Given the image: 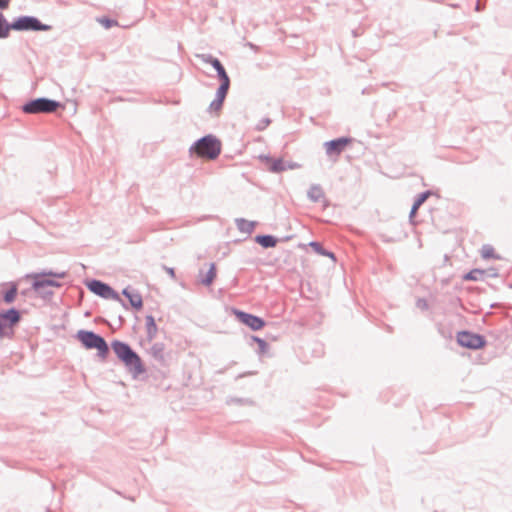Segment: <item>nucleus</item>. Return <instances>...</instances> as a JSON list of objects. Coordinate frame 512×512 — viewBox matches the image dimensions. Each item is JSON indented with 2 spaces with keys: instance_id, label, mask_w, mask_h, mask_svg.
Returning <instances> with one entry per match:
<instances>
[{
  "instance_id": "c03bdc74",
  "label": "nucleus",
  "mask_w": 512,
  "mask_h": 512,
  "mask_svg": "<svg viewBox=\"0 0 512 512\" xmlns=\"http://www.w3.org/2000/svg\"><path fill=\"white\" fill-rule=\"evenodd\" d=\"M362 93H363V94L367 93V89H366V88H365V89H363V90H362Z\"/></svg>"
},
{
  "instance_id": "79ce46f5",
  "label": "nucleus",
  "mask_w": 512,
  "mask_h": 512,
  "mask_svg": "<svg viewBox=\"0 0 512 512\" xmlns=\"http://www.w3.org/2000/svg\"><path fill=\"white\" fill-rule=\"evenodd\" d=\"M433 35H434V37H437L438 36V31L434 30Z\"/></svg>"
},
{
  "instance_id": "4468645a",
  "label": "nucleus",
  "mask_w": 512,
  "mask_h": 512,
  "mask_svg": "<svg viewBox=\"0 0 512 512\" xmlns=\"http://www.w3.org/2000/svg\"><path fill=\"white\" fill-rule=\"evenodd\" d=\"M263 159L268 171L272 173H281L287 170L286 163L281 158L265 156Z\"/></svg>"
},
{
  "instance_id": "6ab92c4d",
  "label": "nucleus",
  "mask_w": 512,
  "mask_h": 512,
  "mask_svg": "<svg viewBox=\"0 0 512 512\" xmlns=\"http://www.w3.org/2000/svg\"><path fill=\"white\" fill-rule=\"evenodd\" d=\"M307 196L312 202H319L321 199L325 198L324 191L319 184H313L310 186Z\"/></svg>"
},
{
  "instance_id": "e433bc0d",
  "label": "nucleus",
  "mask_w": 512,
  "mask_h": 512,
  "mask_svg": "<svg viewBox=\"0 0 512 512\" xmlns=\"http://www.w3.org/2000/svg\"><path fill=\"white\" fill-rule=\"evenodd\" d=\"M421 207L419 203H417V200H414V203L411 207V209L418 211V209Z\"/></svg>"
},
{
  "instance_id": "c756f323",
  "label": "nucleus",
  "mask_w": 512,
  "mask_h": 512,
  "mask_svg": "<svg viewBox=\"0 0 512 512\" xmlns=\"http://www.w3.org/2000/svg\"><path fill=\"white\" fill-rule=\"evenodd\" d=\"M309 246L319 255H322L324 253L325 248L320 242L312 241L309 243Z\"/></svg>"
},
{
  "instance_id": "7c9ffc66",
  "label": "nucleus",
  "mask_w": 512,
  "mask_h": 512,
  "mask_svg": "<svg viewBox=\"0 0 512 512\" xmlns=\"http://www.w3.org/2000/svg\"><path fill=\"white\" fill-rule=\"evenodd\" d=\"M272 123V120L270 117L268 116H265V117H262L259 122L255 125L254 128H266L267 126H269L270 124Z\"/></svg>"
},
{
  "instance_id": "473e14b6",
  "label": "nucleus",
  "mask_w": 512,
  "mask_h": 512,
  "mask_svg": "<svg viewBox=\"0 0 512 512\" xmlns=\"http://www.w3.org/2000/svg\"><path fill=\"white\" fill-rule=\"evenodd\" d=\"M163 269L167 272V274H168L172 279H175V278H176L174 268L167 267V266H165V265H164V266H163Z\"/></svg>"
},
{
  "instance_id": "9b49d317",
  "label": "nucleus",
  "mask_w": 512,
  "mask_h": 512,
  "mask_svg": "<svg viewBox=\"0 0 512 512\" xmlns=\"http://www.w3.org/2000/svg\"><path fill=\"white\" fill-rule=\"evenodd\" d=\"M237 319L253 331L261 330L266 322L263 318L241 310H235Z\"/></svg>"
},
{
  "instance_id": "bb28decb",
  "label": "nucleus",
  "mask_w": 512,
  "mask_h": 512,
  "mask_svg": "<svg viewBox=\"0 0 512 512\" xmlns=\"http://www.w3.org/2000/svg\"><path fill=\"white\" fill-rule=\"evenodd\" d=\"M251 340L258 344V350H257L258 354L262 355L267 351L268 344L264 339L253 335V336H251Z\"/></svg>"
},
{
  "instance_id": "f03ea898",
  "label": "nucleus",
  "mask_w": 512,
  "mask_h": 512,
  "mask_svg": "<svg viewBox=\"0 0 512 512\" xmlns=\"http://www.w3.org/2000/svg\"><path fill=\"white\" fill-rule=\"evenodd\" d=\"M30 277L33 279L32 289L43 299H50L53 296V291L49 288L61 286L58 281L52 278L64 279L67 277V272H53L50 270L32 274Z\"/></svg>"
},
{
  "instance_id": "a18cd8bd",
  "label": "nucleus",
  "mask_w": 512,
  "mask_h": 512,
  "mask_svg": "<svg viewBox=\"0 0 512 512\" xmlns=\"http://www.w3.org/2000/svg\"><path fill=\"white\" fill-rule=\"evenodd\" d=\"M119 320L121 323L124 321V319L121 316H119Z\"/></svg>"
},
{
  "instance_id": "f3484780",
  "label": "nucleus",
  "mask_w": 512,
  "mask_h": 512,
  "mask_svg": "<svg viewBox=\"0 0 512 512\" xmlns=\"http://www.w3.org/2000/svg\"><path fill=\"white\" fill-rule=\"evenodd\" d=\"M235 224H236V227L237 229L241 232V233H245V234H251L256 225H257V222L256 221H250V220H247V219H244V218H236L235 219Z\"/></svg>"
},
{
  "instance_id": "7ed1b4c3",
  "label": "nucleus",
  "mask_w": 512,
  "mask_h": 512,
  "mask_svg": "<svg viewBox=\"0 0 512 512\" xmlns=\"http://www.w3.org/2000/svg\"><path fill=\"white\" fill-rule=\"evenodd\" d=\"M189 152L197 158L215 160L221 153V142L216 136L208 134L196 140Z\"/></svg>"
},
{
  "instance_id": "2f4dec72",
  "label": "nucleus",
  "mask_w": 512,
  "mask_h": 512,
  "mask_svg": "<svg viewBox=\"0 0 512 512\" xmlns=\"http://www.w3.org/2000/svg\"><path fill=\"white\" fill-rule=\"evenodd\" d=\"M416 306L422 310H427L428 309V303L425 299L423 298H419L416 302Z\"/></svg>"
},
{
  "instance_id": "f704fd0d",
  "label": "nucleus",
  "mask_w": 512,
  "mask_h": 512,
  "mask_svg": "<svg viewBox=\"0 0 512 512\" xmlns=\"http://www.w3.org/2000/svg\"><path fill=\"white\" fill-rule=\"evenodd\" d=\"M321 256L329 257L334 261L336 260L335 254L331 251H328L327 249L324 250V253Z\"/></svg>"
},
{
  "instance_id": "ddd939ff",
  "label": "nucleus",
  "mask_w": 512,
  "mask_h": 512,
  "mask_svg": "<svg viewBox=\"0 0 512 512\" xmlns=\"http://www.w3.org/2000/svg\"><path fill=\"white\" fill-rule=\"evenodd\" d=\"M122 295L125 296L129 300L130 306L135 310H140L143 307V299L141 294L132 289L131 287H126L122 290Z\"/></svg>"
},
{
  "instance_id": "58836bf2",
  "label": "nucleus",
  "mask_w": 512,
  "mask_h": 512,
  "mask_svg": "<svg viewBox=\"0 0 512 512\" xmlns=\"http://www.w3.org/2000/svg\"><path fill=\"white\" fill-rule=\"evenodd\" d=\"M416 213H417L416 210L411 209L410 214H409L410 219L414 218L416 216Z\"/></svg>"
},
{
  "instance_id": "37998d69",
  "label": "nucleus",
  "mask_w": 512,
  "mask_h": 512,
  "mask_svg": "<svg viewBox=\"0 0 512 512\" xmlns=\"http://www.w3.org/2000/svg\"><path fill=\"white\" fill-rule=\"evenodd\" d=\"M235 401L238 402V403H242L244 400L243 399H236Z\"/></svg>"
},
{
  "instance_id": "0eeeda50",
  "label": "nucleus",
  "mask_w": 512,
  "mask_h": 512,
  "mask_svg": "<svg viewBox=\"0 0 512 512\" xmlns=\"http://www.w3.org/2000/svg\"><path fill=\"white\" fill-rule=\"evenodd\" d=\"M21 312L12 307L0 312V339H11L14 336V327L21 321Z\"/></svg>"
},
{
  "instance_id": "4c0bfd02",
  "label": "nucleus",
  "mask_w": 512,
  "mask_h": 512,
  "mask_svg": "<svg viewBox=\"0 0 512 512\" xmlns=\"http://www.w3.org/2000/svg\"><path fill=\"white\" fill-rule=\"evenodd\" d=\"M298 165L296 163H289V164H286V167L287 169H294L295 167H297Z\"/></svg>"
},
{
  "instance_id": "a19ab883",
  "label": "nucleus",
  "mask_w": 512,
  "mask_h": 512,
  "mask_svg": "<svg viewBox=\"0 0 512 512\" xmlns=\"http://www.w3.org/2000/svg\"><path fill=\"white\" fill-rule=\"evenodd\" d=\"M352 33H353V36H354V37H357V36H358V34H357L356 30H353V31H352Z\"/></svg>"
},
{
  "instance_id": "c85d7f7f",
  "label": "nucleus",
  "mask_w": 512,
  "mask_h": 512,
  "mask_svg": "<svg viewBox=\"0 0 512 512\" xmlns=\"http://www.w3.org/2000/svg\"><path fill=\"white\" fill-rule=\"evenodd\" d=\"M432 191L426 190L421 193H419L415 200H417V203H419L421 206L425 203V201L432 195Z\"/></svg>"
},
{
  "instance_id": "39448f33",
  "label": "nucleus",
  "mask_w": 512,
  "mask_h": 512,
  "mask_svg": "<svg viewBox=\"0 0 512 512\" xmlns=\"http://www.w3.org/2000/svg\"><path fill=\"white\" fill-rule=\"evenodd\" d=\"M76 338L86 349H96L101 359H106L108 356L109 346L101 335L89 330H79L76 334Z\"/></svg>"
},
{
  "instance_id": "423d86ee",
  "label": "nucleus",
  "mask_w": 512,
  "mask_h": 512,
  "mask_svg": "<svg viewBox=\"0 0 512 512\" xmlns=\"http://www.w3.org/2000/svg\"><path fill=\"white\" fill-rule=\"evenodd\" d=\"M13 30L18 32H46L52 29V26L41 22L33 15H19L13 18Z\"/></svg>"
},
{
  "instance_id": "2eb2a0df",
  "label": "nucleus",
  "mask_w": 512,
  "mask_h": 512,
  "mask_svg": "<svg viewBox=\"0 0 512 512\" xmlns=\"http://www.w3.org/2000/svg\"><path fill=\"white\" fill-rule=\"evenodd\" d=\"M212 68L216 71L217 79L220 82L219 86L230 88L231 80L222 62L218 60Z\"/></svg>"
},
{
  "instance_id": "c9c22d12",
  "label": "nucleus",
  "mask_w": 512,
  "mask_h": 512,
  "mask_svg": "<svg viewBox=\"0 0 512 512\" xmlns=\"http://www.w3.org/2000/svg\"><path fill=\"white\" fill-rule=\"evenodd\" d=\"M421 207L419 203H417V200H414V203L411 207V209L418 211V209Z\"/></svg>"
},
{
  "instance_id": "a878e982",
  "label": "nucleus",
  "mask_w": 512,
  "mask_h": 512,
  "mask_svg": "<svg viewBox=\"0 0 512 512\" xmlns=\"http://www.w3.org/2000/svg\"><path fill=\"white\" fill-rule=\"evenodd\" d=\"M481 256L484 259H490V258L500 259V256L495 254V250L491 245H484L482 247Z\"/></svg>"
},
{
  "instance_id": "4be33fe9",
  "label": "nucleus",
  "mask_w": 512,
  "mask_h": 512,
  "mask_svg": "<svg viewBox=\"0 0 512 512\" xmlns=\"http://www.w3.org/2000/svg\"><path fill=\"white\" fill-rule=\"evenodd\" d=\"M150 354L154 359H156L160 362H163L164 361V344L160 343V342L154 343L152 345V347L150 348Z\"/></svg>"
},
{
  "instance_id": "20e7f679",
  "label": "nucleus",
  "mask_w": 512,
  "mask_h": 512,
  "mask_svg": "<svg viewBox=\"0 0 512 512\" xmlns=\"http://www.w3.org/2000/svg\"><path fill=\"white\" fill-rule=\"evenodd\" d=\"M59 109L64 110L65 104L44 96L30 98L21 106V110L26 114H48L56 112Z\"/></svg>"
},
{
  "instance_id": "aec40b11",
  "label": "nucleus",
  "mask_w": 512,
  "mask_h": 512,
  "mask_svg": "<svg viewBox=\"0 0 512 512\" xmlns=\"http://www.w3.org/2000/svg\"><path fill=\"white\" fill-rule=\"evenodd\" d=\"M145 320H146L147 340L152 341L157 335L158 327H157L155 319L152 315H147L145 317Z\"/></svg>"
},
{
  "instance_id": "1a4fd4ad",
  "label": "nucleus",
  "mask_w": 512,
  "mask_h": 512,
  "mask_svg": "<svg viewBox=\"0 0 512 512\" xmlns=\"http://www.w3.org/2000/svg\"><path fill=\"white\" fill-rule=\"evenodd\" d=\"M457 343L464 348L479 350L487 345L485 336L468 330L459 331L456 335Z\"/></svg>"
},
{
  "instance_id": "ea45409f",
  "label": "nucleus",
  "mask_w": 512,
  "mask_h": 512,
  "mask_svg": "<svg viewBox=\"0 0 512 512\" xmlns=\"http://www.w3.org/2000/svg\"><path fill=\"white\" fill-rule=\"evenodd\" d=\"M475 9H476L477 11H480V4H479L478 2L476 3Z\"/></svg>"
},
{
  "instance_id": "9d476101",
  "label": "nucleus",
  "mask_w": 512,
  "mask_h": 512,
  "mask_svg": "<svg viewBox=\"0 0 512 512\" xmlns=\"http://www.w3.org/2000/svg\"><path fill=\"white\" fill-rule=\"evenodd\" d=\"M352 142L353 138L343 136L326 141L324 143V148L328 156H339Z\"/></svg>"
},
{
  "instance_id": "412c9836",
  "label": "nucleus",
  "mask_w": 512,
  "mask_h": 512,
  "mask_svg": "<svg viewBox=\"0 0 512 512\" xmlns=\"http://www.w3.org/2000/svg\"><path fill=\"white\" fill-rule=\"evenodd\" d=\"M17 293H18L17 285L14 283H11L9 288L3 292V301L6 304L13 303L16 299Z\"/></svg>"
},
{
  "instance_id": "b1692460",
  "label": "nucleus",
  "mask_w": 512,
  "mask_h": 512,
  "mask_svg": "<svg viewBox=\"0 0 512 512\" xmlns=\"http://www.w3.org/2000/svg\"><path fill=\"white\" fill-rule=\"evenodd\" d=\"M96 21L106 30L111 29L112 27L118 26V21L109 16L103 15L96 18Z\"/></svg>"
},
{
  "instance_id": "dca6fc26",
  "label": "nucleus",
  "mask_w": 512,
  "mask_h": 512,
  "mask_svg": "<svg viewBox=\"0 0 512 512\" xmlns=\"http://www.w3.org/2000/svg\"><path fill=\"white\" fill-rule=\"evenodd\" d=\"M254 241L261 247L268 249L275 247L279 242V239L270 234H260L255 236Z\"/></svg>"
},
{
  "instance_id": "72a5a7b5",
  "label": "nucleus",
  "mask_w": 512,
  "mask_h": 512,
  "mask_svg": "<svg viewBox=\"0 0 512 512\" xmlns=\"http://www.w3.org/2000/svg\"><path fill=\"white\" fill-rule=\"evenodd\" d=\"M11 0H0V11L9 7Z\"/></svg>"
},
{
  "instance_id": "6e6552de",
  "label": "nucleus",
  "mask_w": 512,
  "mask_h": 512,
  "mask_svg": "<svg viewBox=\"0 0 512 512\" xmlns=\"http://www.w3.org/2000/svg\"><path fill=\"white\" fill-rule=\"evenodd\" d=\"M86 287L94 293L95 295L103 298V299H113L118 301L125 309H128V305L126 302L120 297L118 292H116L109 284L98 280V279H90L85 282Z\"/></svg>"
},
{
  "instance_id": "cd10ccee",
  "label": "nucleus",
  "mask_w": 512,
  "mask_h": 512,
  "mask_svg": "<svg viewBox=\"0 0 512 512\" xmlns=\"http://www.w3.org/2000/svg\"><path fill=\"white\" fill-rule=\"evenodd\" d=\"M196 57L201 60L203 63L209 64L211 66H214L215 63L219 60L217 57L213 56L212 54H197Z\"/></svg>"
},
{
  "instance_id": "a211bd4d",
  "label": "nucleus",
  "mask_w": 512,
  "mask_h": 512,
  "mask_svg": "<svg viewBox=\"0 0 512 512\" xmlns=\"http://www.w3.org/2000/svg\"><path fill=\"white\" fill-rule=\"evenodd\" d=\"M12 30L13 21H8L2 11H0V39H7Z\"/></svg>"
},
{
  "instance_id": "5701e85b",
  "label": "nucleus",
  "mask_w": 512,
  "mask_h": 512,
  "mask_svg": "<svg viewBox=\"0 0 512 512\" xmlns=\"http://www.w3.org/2000/svg\"><path fill=\"white\" fill-rule=\"evenodd\" d=\"M216 278V265L214 263L210 264L209 270L206 272L205 276L201 278V283L205 286H210L214 279Z\"/></svg>"
},
{
  "instance_id": "f8f14e48",
  "label": "nucleus",
  "mask_w": 512,
  "mask_h": 512,
  "mask_svg": "<svg viewBox=\"0 0 512 512\" xmlns=\"http://www.w3.org/2000/svg\"><path fill=\"white\" fill-rule=\"evenodd\" d=\"M229 89H230L229 87L218 86L216 93H215V98L212 100V102L210 103V105L208 107V112L218 113L222 110L225 99L228 95Z\"/></svg>"
},
{
  "instance_id": "393cba45",
  "label": "nucleus",
  "mask_w": 512,
  "mask_h": 512,
  "mask_svg": "<svg viewBox=\"0 0 512 512\" xmlns=\"http://www.w3.org/2000/svg\"><path fill=\"white\" fill-rule=\"evenodd\" d=\"M484 271L481 269H473L463 276L466 281H479L483 278Z\"/></svg>"
},
{
  "instance_id": "f257e3e1",
  "label": "nucleus",
  "mask_w": 512,
  "mask_h": 512,
  "mask_svg": "<svg viewBox=\"0 0 512 512\" xmlns=\"http://www.w3.org/2000/svg\"><path fill=\"white\" fill-rule=\"evenodd\" d=\"M111 348L119 361L123 363L126 370L131 374L133 379H137L141 374L146 372V367L141 357L128 343L120 340H113L111 342Z\"/></svg>"
}]
</instances>
